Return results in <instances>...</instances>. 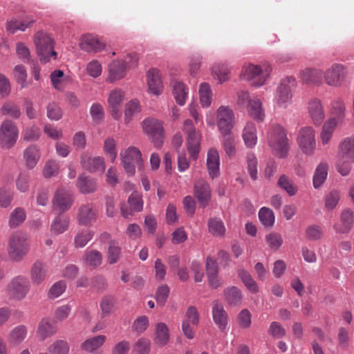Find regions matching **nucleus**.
<instances>
[{
	"mask_svg": "<svg viewBox=\"0 0 354 354\" xmlns=\"http://www.w3.org/2000/svg\"><path fill=\"white\" fill-rule=\"evenodd\" d=\"M268 143L273 154L285 158L289 151V140L286 129L281 124H272L268 131Z\"/></svg>",
	"mask_w": 354,
	"mask_h": 354,
	"instance_id": "nucleus-1",
	"label": "nucleus"
},
{
	"mask_svg": "<svg viewBox=\"0 0 354 354\" xmlns=\"http://www.w3.org/2000/svg\"><path fill=\"white\" fill-rule=\"evenodd\" d=\"M28 235L21 231L13 232L9 237L7 252L9 259L13 262H20L30 250Z\"/></svg>",
	"mask_w": 354,
	"mask_h": 354,
	"instance_id": "nucleus-2",
	"label": "nucleus"
},
{
	"mask_svg": "<svg viewBox=\"0 0 354 354\" xmlns=\"http://www.w3.org/2000/svg\"><path fill=\"white\" fill-rule=\"evenodd\" d=\"M234 113L229 106H220L215 112V118L212 112L206 114V123L212 127L217 125L219 133L232 131L234 126Z\"/></svg>",
	"mask_w": 354,
	"mask_h": 354,
	"instance_id": "nucleus-3",
	"label": "nucleus"
},
{
	"mask_svg": "<svg viewBox=\"0 0 354 354\" xmlns=\"http://www.w3.org/2000/svg\"><path fill=\"white\" fill-rule=\"evenodd\" d=\"M296 143L302 154L313 156L317 150L316 131L312 126L300 127L296 133Z\"/></svg>",
	"mask_w": 354,
	"mask_h": 354,
	"instance_id": "nucleus-4",
	"label": "nucleus"
},
{
	"mask_svg": "<svg viewBox=\"0 0 354 354\" xmlns=\"http://www.w3.org/2000/svg\"><path fill=\"white\" fill-rule=\"evenodd\" d=\"M271 68L268 65L259 66L252 64L243 66L240 77L255 87L262 86L270 77Z\"/></svg>",
	"mask_w": 354,
	"mask_h": 354,
	"instance_id": "nucleus-5",
	"label": "nucleus"
},
{
	"mask_svg": "<svg viewBox=\"0 0 354 354\" xmlns=\"http://www.w3.org/2000/svg\"><path fill=\"white\" fill-rule=\"evenodd\" d=\"M122 164L124 169L129 176H133L136 174V164L138 169L142 170L144 166V160L140 150L133 146L129 147L120 153Z\"/></svg>",
	"mask_w": 354,
	"mask_h": 354,
	"instance_id": "nucleus-6",
	"label": "nucleus"
},
{
	"mask_svg": "<svg viewBox=\"0 0 354 354\" xmlns=\"http://www.w3.org/2000/svg\"><path fill=\"white\" fill-rule=\"evenodd\" d=\"M183 130L187 135V147L190 158L196 160L201 150V133L196 129L189 119L184 121Z\"/></svg>",
	"mask_w": 354,
	"mask_h": 354,
	"instance_id": "nucleus-7",
	"label": "nucleus"
},
{
	"mask_svg": "<svg viewBox=\"0 0 354 354\" xmlns=\"http://www.w3.org/2000/svg\"><path fill=\"white\" fill-rule=\"evenodd\" d=\"M35 44L41 62H48L52 57H54L55 59L57 58L53 39L48 34L44 32H37L35 35Z\"/></svg>",
	"mask_w": 354,
	"mask_h": 354,
	"instance_id": "nucleus-8",
	"label": "nucleus"
},
{
	"mask_svg": "<svg viewBox=\"0 0 354 354\" xmlns=\"http://www.w3.org/2000/svg\"><path fill=\"white\" fill-rule=\"evenodd\" d=\"M347 68L341 64H333L324 72V80L330 87L338 88L346 82L348 76Z\"/></svg>",
	"mask_w": 354,
	"mask_h": 354,
	"instance_id": "nucleus-9",
	"label": "nucleus"
},
{
	"mask_svg": "<svg viewBox=\"0 0 354 354\" xmlns=\"http://www.w3.org/2000/svg\"><path fill=\"white\" fill-rule=\"evenodd\" d=\"M30 283L28 278L23 275L13 277L6 286L8 295L17 300L24 299L30 291Z\"/></svg>",
	"mask_w": 354,
	"mask_h": 354,
	"instance_id": "nucleus-10",
	"label": "nucleus"
},
{
	"mask_svg": "<svg viewBox=\"0 0 354 354\" xmlns=\"http://www.w3.org/2000/svg\"><path fill=\"white\" fill-rule=\"evenodd\" d=\"M19 129L14 122L9 119L3 120L0 125V146L3 149H10L17 142Z\"/></svg>",
	"mask_w": 354,
	"mask_h": 354,
	"instance_id": "nucleus-11",
	"label": "nucleus"
},
{
	"mask_svg": "<svg viewBox=\"0 0 354 354\" xmlns=\"http://www.w3.org/2000/svg\"><path fill=\"white\" fill-rule=\"evenodd\" d=\"M291 77L284 79L278 86L274 97L275 108L286 109L292 102V93L290 86Z\"/></svg>",
	"mask_w": 354,
	"mask_h": 354,
	"instance_id": "nucleus-12",
	"label": "nucleus"
},
{
	"mask_svg": "<svg viewBox=\"0 0 354 354\" xmlns=\"http://www.w3.org/2000/svg\"><path fill=\"white\" fill-rule=\"evenodd\" d=\"M142 129L152 140L156 147L162 144L163 126L162 123L155 118H147L143 120Z\"/></svg>",
	"mask_w": 354,
	"mask_h": 354,
	"instance_id": "nucleus-13",
	"label": "nucleus"
},
{
	"mask_svg": "<svg viewBox=\"0 0 354 354\" xmlns=\"http://www.w3.org/2000/svg\"><path fill=\"white\" fill-rule=\"evenodd\" d=\"M146 81L149 95L155 96L160 95L164 91V85L162 79V74L157 68H150L146 73Z\"/></svg>",
	"mask_w": 354,
	"mask_h": 354,
	"instance_id": "nucleus-14",
	"label": "nucleus"
},
{
	"mask_svg": "<svg viewBox=\"0 0 354 354\" xmlns=\"http://www.w3.org/2000/svg\"><path fill=\"white\" fill-rule=\"evenodd\" d=\"M125 97V93L119 88L111 91L108 95V105L110 109L111 115L115 120H119L121 118V107Z\"/></svg>",
	"mask_w": 354,
	"mask_h": 354,
	"instance_id": "nucleus-15",
	"label": "nucleus"
},
{
	"mask_svg": "<svg viewBox=\"0 0 354 354\" xmlns=\"http://www.w3.org/2000/svg\"><path fill=\"white\" fill-rule=\"evenodd\" d=\"M73 201L74 197L72 192L60 188L55 194L53 199V205L55 209L65 212L71 208Z\"/></svg>",
	"mask_w": 354,
	"mask_h": 354,
	"instance_id": "nucleus-16",
	"label": "nucleus"
},
{
	"mask_svg": "<svg viewBox=\"0 0 354 354\" xmlns=\"http://www.w3.org/2000/svg\"><path fill=\"white\" fill-rule=\"evenodd\" d=\"M308 113L313 123L316 126H319L325 118V113L322 101L313 97L308 102Z\"/></svg>",
	"mask_w": 354,
	"mask_h": 354,
	"instance_id": "nucleus-17",
	"label": "nucleus"
},
{
	"mask_svg": "<svg viewBox=\"0 0 354 354\" xmlns=\"http://www.w3.org/2000/svg\"><path fill=\"white\" fill-rule=\"evenodd\" d=\"M127 70V66L122 60H113L108 66L106 82L112 84L122 80L126 76Z\"/></svg>",
	"mask_w": 354,
	"mask_h": 354,
	"instance_id": "nucleus-18",
	"label": "nucleus"
},
{
	"mask_svg": "<svg viewBox=\"0 0 354 354\" xmlns=\"http://www.w3.org/2000/svg\"><path fill=\"white\" fill-rule=\"evenodd\" d=\"M324 72L317 68H306L299 72L301 81L308 85H321L323 83Z\"/></svg>",
	"mask_w": 354,
	"mask_h": 354,
	"instance_id": "nucleus-19",
	"label": "nucleus"
},
{
	"mask_svg": "<svg viewBox=\"0 0 354 354\" xmlns=\"http://www.w3.org/2000/svg\"><path fill=\"white\" fill-rule=\"evenodd\" d=\"M194 196L200 206L206 207L211 198V190L209 184L203 179L197 180L194 185Z\"/></svg>",
	"mask_w": 354,
	"mask_h": 354,
	"instance_id": "nucleus-20",
	"label": "nucleus"
},
{
	"mask_svg": "<svg viewBox=\"0 0 354 354\" xmlns=\"http://www.w3.org/2000/svg\"><path fill=\"white\" fill-rule=\"evenodd\" d=\"M354 224V213L350 208L342 210L340 215V223L333 226L337 233L348 234L352 230Z\"/></svg>",
	"mask_w": 354,
	"mask_h": 354,
	"instance_id": "nucleus-21",
	"label": "nucleus"
},
{
	"mask_svg": "<svg viewBox=\"0 0 354 354\" xmlns=\"http://www.w3.org/2000/svg\"><path fill=\"white\" fill-rule=\"evenodd\" d=\"M97 216L91 204H84L78 209L77 220L80 225L88 226L95 222Z\"/></svg>",
	"mask_w": 354,
	"mask_h": 354,
	"instance_id": "nucleus-22",
	"label": "nucleus"
},
{
	"mask_svg": "<svg viewBox=\"0 0 354 354\" xmlns=\"http://www.w3.org/2000/svg\"><path fill=\"white\" fill-rule=\"evenodd\" d=\"M81 165L90 172L102 171L105 170L104 158L100 156L91 157L86 152L81 155Z\"/></svg>",
	"mask_w": 354,
	"mask_h": 354,
	"instance_id": "nucleus-23",
	"label": "nucleus"
},
{
	"mask_svg": "<svg viewBox=\"0 0 354 354\" xmlns=\"http://www.w3.org/2000/svg\"><path fill=\"white\" fill-rule=\"evenodd\" d=\"M212 318L215 324L224 331L228 324V315L221 303L218 301L212 302Z\"/></svg>",
	"mask_w": 354,
	"mask_h": 354,
	"instance_id": "nucleus-24",
	"label": "nucleus"
},
{
	"mask_svg": "<svg viewBox=\"0 0 354 354\" xmlns=\"http://www.w3.org/2000/svg\"><path fill=\"white\" fill-rule=\"evenodd\" d=\"M57 332V327L55 324L50 319L44 317L39 322L36 333L40 340L44 341L55 335Z\"/></svg>",
	"mask_w": 354,
	"mask_h": 354,
	"instance_id": "nucleus-25",
	"label": "nucleus"
},
{
	"mask_svg": "<svg viewBox=\"0 0 354 354\" xmlns=\"http://www.w3.org/2000/svg\"><path fill=\"white\" fill-rule=\"evenodd\" d=\"M80 47L87 53H97L102 50L105 44L93 35H86L82 37Z\"/></svg>",
	"mask_w": 354,
	"mask_h": 354,
	"instance_id": "nucleus-26",
	"label": "nucleus"
},
{
	"mask_svg": "<svg viewBox=\"0 0 354 354\" xmlns=\"http://www.w3.org/2000/svg\"><path fill=\"white\" fill-rule=\"evenodd\" d=\"M207 167L209 176L216 178L220 174V157L218 151L214 148L208 150L207 154Z\"/></svg>",
	"mask_w": 354,
	"mask_h": 354,
	"instance_id": "nucleus-27",
	"label": "nucleus"
},
{
	"mask_svg": "<svg viewBox=\"0 0 354 354\" xmlns=\"http://www.w3.org/2000/svg\"><path fill=\"white\" fill-rule=\"evenodd\" d=\"M170 339V332L169 327L164 322H158L155 325L153 333V342L158 346L167 345Z\"/></svg>",
	"mask_w": 354,
	"mask_h": 354,
	"instance_id": "nucleus-28",
	"label": "nucleus"
},
{
	"mask_svg": "<svg viewBox=\"0 0 354 354\" xmlns=\"http://www.w3.org/2000/svg\"><path fill=\"white\" fill-rule=\"evenodd\" d=\"M106 340V337L104 335H100L86 339L81 344V348L88 353L98 354V350L104 345Z\"/></svg>",
	"mask_w": 354,
	"mask_h": 354,
	"instance_id": "nucleus-29",
	"label": "nucleus"
},
{
	"mask_svg": "<svg viewBox=\"0 0 354 354\" xmlns=\"http://www.w3.org/2000/svg\"><path fill=\"white\" fill-rule=\"evenodd\" d=\"M46 274L47 269L44 263L37 261L32 264L30 271V277L34 285L41 284L44 281Z\"/></svg>",
	"mask_w": 354,
	"mask_h": 354,
	"instance_id": "nucleus-30",
	"label": "nucleus"
},
{
	"mask_svg": "<svg viewBox=\"0 0 354 354\" xmlns=\"http://www.w3.org/2000/svg\"><path fill=\"white\" fill-rule=\"evenodd\" d=\"M337 124V120L334 118H329L324 122L319 134L320 143L322 146L329 144Z\"/></svg>",
	"mask_w": 354,
	"mask_h": 354,
	"instance_id": "nucleus-31",
	"label": "nucleus"
},
{
	"mask_svg": "<svg viewBox=\"0 0 354 354\" xmlns=\"http://www.w3.org/2000/svg\"><path fill=\"white\" fill-rule=\"evenodd\" d=\"M328 171V164L325 161H321L316 167L313 176V185L315 189H319L325 183Z\"/></svg>",
	"mask_w": 354,
	"mask_h": 354,
	"instance_id": "nucleus-32",
	"label": "nucleus"
},
{
	"mask_svg": "<svg viewBox=\"0 0 354 354\" xmlns=\"http://www.w3.org/2000/svg\"><path fill=\"white\" fill-rule=\"evenodd\" d=\"M23 156L26 166L28 169H33L40 159V150L37 145H31L25 149Z\"/></svg>",
	"mask_w": 354,
	"mask_h": 354,
	"instance_id": "nucleus-33",
	"label": "nucleus"
},
{
	"mask_svg": "<svg viewBox=\"0 0 354 354\" xmlns=\"http://www.w3.org/2000/svg\"><path fill=\"white\" fill-rule=\"evenodd\" d=\"M242 138L248 148H253L257 142V128L252 122H248L243 129Z\"/></svg>",
	"mask_w": 354,
	"mask_h": 354,
	"instance_id": "nucleus-34",
	"label": "nucleus"
},
{
	"mask_svg": "<svg viewBox=\"0 0 354 354\" xmlns=\"http://www.w3.org/2000/svg\"><path fill=\"white\" fill-rule=\"evenodd\" d=\"M338 154L354 160V134L341 140L338 146Z\"/></svg>",
	"mask_w": 354,
	"mask_h": 354,
	"instance_id": "nucleus-35",
	"label": "nucleus"
},
{
	"mask_svg": "<svg viewBox=\"0 0 354 354\" xmlns=\"http://www.w3.org/2000/svg\"><path fill=\"white\" fill-rule=\"evenodd\" d=\"M249 115L257 121L262 122L265 118L262 102L257 97H254L249 101L247 106Z\"/></svg>",
	"mask_w": 354,
	"mask_h": 354,
	"instance_id": "nucleus-36",
	"label": "nucleus"
},
{
	"mask_svg": "<svg viewBox=\"0 0 354 354\" xmlns=\"http://www.w3.org/2000/svg\"><path fill=\"white\" fill-rule=\"evenodd\" d=\"M222 137V146L226 153L230 157H234L236 153V142L232 131L221 133Z\"/></svg>",
	"mask_w": 354,
	"mask_h": 354,
	"instance_id": "nucleus-37",
	"label": "nucleus"
},
{
	"mask_svg": "<svg viewBox=\"0 0 354 354\" xmlns=\"http://www.w3.org/2000/svg\"><path fill=\"white\" fill-rule=\"evenodd\" d=\"M27 334V327L24 325H18L10 331L8 340L11 344L19 345L26 338Z\"/></svg>",
	"mask_w": 354,
	"mask_h": 354,
	"instance_id": "nucleus-38",
	"label": "nucleus"
},
{
	"mask_svg": "<svg viewBox=\"0 0 354 354\" xmlns=\"http://www.w3.org/2000/svg\"><path fill=\"white\" fill-rule=\"evenodd\" d=\"M208 232L215 237H223L226 228L224 223L219 218H209L207 222Z\"/></svg>",
	"mask_w": 354,
	"mask_h": 354,
	"instance_id": "nucleus-39",
	"label": "nucleus"
},
{
	"mask_svg": "<svg viewBox=\"0 0 354 354\" xmlns=\"http://www.w3.org/2000/svg\"><path fill=\"white\" fill-rule=\"evenodd\" d=\"M172 87L174 97L176 103L180 106H183L188 97V88L180 82H174Z\"/></svg>",
	"mask_w": 354,
	"mask_h": 354,
	"instance_id": "nucleus-40",
	"label": "nucleus"
},
{
	"mask_svg": "<svg viewBox=\"0 0 354 354\" xmlns=\"http://www.w3.org/2000/svg\"><path fill=\"white\" fill-rule=\"evenodd\" d=\"M77 186L82 194L92 193L97 189L95 180L84 174H81L78 176Z\"/></svg>",
	"mask_w": 354,
	"mask_h": 354,
	"instance_id": "nucleus-41",
	"label": "nucleus"
},
{
	"mask_svg": "<svg viewBox=\"0 0 354 354\" xmlns=\"http://www.w3.org/2000/svg\"><path fill=\"white\" fill-rule=\"evenodd\" d=\"M82 261L86 266L95 268L102 264V254L96 250H87L84 254Z\"/></svg>",
	"mask_w": 354,
	"mask_h": 354,
	"instance_id": "nucleus-42",
	"label": "nucleus"
},
{
	"mask_svg": "<svg viewBox=\"0 0 354 354\" xmlns=\"http://www.w3.org/2000/svg\"><path fill=\"white\" fill-rule=\"evenodd\" d=\"M69 223L70 219L68 216L59 214L52 222L50 232L54 234H61L68 230Z\"/></svg>",
	"mask_w": 354,
	"mask_h": 354,
	"instance_id": "nucleus-43",
	"label": "nucleus"
},
{
	"mask_svg": "<svg viewBox=\"0 0 354 354\" xmlns=\"http://www.w3.org/2000/svg\"><path fill=\"white\" fill-rule=\"evenodd\" d=\"M141 111V106L137 100H131L125 105L124 122L129 124Z\"/></svg>",
	"mask_w": 354,
	"mask_h": 354,
	"instance_id": "nucleus-44",
	"label": "nucleus"
},
{
	"mask_svg": "<svg viewBox=\"0 0 354 354\" xmlns=\"http://www.w3.org/2000/svg\"><path fill=\"white\" fill-rule=\"evenodd\" d=\"M341 192L339 190L333 189L326 193L324 196V208L327 211H332L335 209L340 201Z\"/></svg>",
	"mask_w": 354,
	"mask_h": 354,
	"instance_id": "nucleus-45",
	"label": "nucleus"
},
{
	"mask_svg": "<svg viewBox=\"0 0 354 354\" xmlns=\"http://www.w3.org/2000/svg\"><path fill=\"white\" fill-rule=\"evenodd\" d=\"M199 96L201 104L203 108H208L211 106L212 98V91L210 85L207 82H203L199 86Z\"/></svg>",
	"mask_w": 354,
	"mask_h": 354,
	"instance_id": "nucleus-46",
	"label": "nucleus"
},
{
	"mask_svg": "<svg viewBox=\"0 0 354 354\" xmlns=\"http://www.w3.org/2000/svg\"><path fill=\"white\" fill-rule=\"evenodd\" d=\"M238 276L250 292L255 294L259 292V287L257 282L246 270L243 268L239 269Z\"/></svg>",
	"mask_w": 354,
	"mask_h": 354,
	"instance_id": "nucleus-47",
	"label": "nucleus"
},
{
	"mask_svg": "<svg viewBox=\"0 0 354 354\" xmlns=\"http://www.w3.org/2000/svg\"><path fill=\"white\" fill-rule=\"evenodd\" d=\"M26 218V214L24 208L16 207L10 214L8 225L14 228L21 225Z\"/></svg>",
	"mask_w": 354,
	"mask_h": 354,
	"instance_id": "nucleus-48",
	"label": "nucleus"
},
{
	"mask_svg": "<svg viewBox=\"0 0 354 354\" xmlns=\"http://www.w3.org/2000/svg\"><path fill=\"white\" fill-rule=\"evenodd\" d=\"M277 185L281 189H283L288 196H293L296 195L298 192V187L286 175H281L278 181Z\"/></svg>",
	"mask_w": 354,
	"mask_h": 354,
	"instance_id": "nucleus-49",
	"label": "nucleus"
},
{
	"mask_svg": "<svg viewBox=\"0 0 354 354\" xmlns=\"http://www.w3.org/2000/svg\"><path fill=\"white\" fill-rule=\"evenodd\" d=\"M68 343L64 339H57L47 348L48 354H68Z\"/></svg>",
	"mask_w": 354,
	"mask_h": 354,
	"instance_id": "nucleus-50",
	"label": "nucleus"
},
{
	"mask_svg": "<svg viewBox=\"0 0 354 354\" xmlns=\"http://www.w3.org/2000/svg\"><path fill=\"white\" fill-rule=\"evenodd\" d=\"M121 255V248L119 246L118 243L114 240L109 242L108 252L106 255L107 262L111 264L116 263Z\"/></svg>",
	"mask_w": 354,
	"mask_h": 354,
	"instance_id": "nucleus-51",
	"label": "nucleus"
},
{
	"mask_svg": "<svg viewBox=\"0 0 354 354\" xmlns=\"http://www.w3.org/2000/svg\"><path fill=\"white\" fill-rule=\"evenodd\" d=\"M224 295L225 300L230 305L236 306L241 303L242 299V295L240 290L235 286H232L225 289L224 291Z\"/></svg>",
	"mask_w": 354,
	"mask_h": 354,
	"instance_id": "nucleus-52",
	"label": "nucleus"
},
{
	"mask_svg": "<svg viewBox=\"0 0 354 354\" xmlns=\"http://www.w3.org/2000/svg\"><path fill=\"white\" fill-rule=\"evenodd\" d=\"M94 232L89 230H82L74 238V245L77 248H82L93 239Z\"/></svg>",
	"mask_w": 354,
	"mask_h": 354,
	"instance_id": "nucleus-53",
	"label": "nucleus"
},
{
	"mask_svg": "<svg viewBox=\"0 0 354 354\" xmlns=\"http://www.w3.org/2000/svg\"><path fill=\"white\" fill-rule=\"evenodd\" d=\"M41 135V131L36 124L28 126L22 131V138L26 142L37 141L39 139Z\"/></svg>",
	"mask_w": 354,
	"mask_h": 354,
	"instance_id": "nucleus-54",
	"label": "nucleus"
},
{
	"mask_svg": "<svg viewBox=\"0 0 354 354\" xmlns=\"http://www.w3.org/2000/svg\"><path fill=\"white\" fill-rule=\"evenodd\" d=\"M230 69L224 64H216L212 68V73L222 84L229 79Z\"/></svg>",
	"mask_w": 354,
	"mask_h": 354,
	"instance_id": "nucleus-55",
	"label": "nucleus"
},
{
	"mask_svg": "<svg viewBox=\"0 0 354 354\" xmlns=\"http://www.w3.org/2000/svg\"><path fill=\"white\" fill-rule=\"evenodd\" d=\"M353 162H354V160H351L338 154V159L336 163L337 171L343 176H348L351 171Z\"/></svg>",
	"mask_w": 354,
	"mask_h": 354,
	"instance_id": "nucleus-56",
	"label": "nucleus"
},
{
	"mask_svg": "<svg viewBox=\"0 0 354 354\" xmlns=\"http://www.w3.org/2000/svg\"><path fill=\"white\" fill-rule=\"evenodd\" d=\"M259 218L265 227H270L274 225V215L272 210L268 207H263L259 209Z\"/></svg>",
	"mask_w": 354,
	"mask_h": 354,
	"instance_id": "nucleus-57",
	"label": "nucleus"
},
{
	"mask_svg": "<svg viewBox=\"0 0 354 354\" xmlns=\"http://www.w3.org/2000/svg\"><path fill=\"white\" fill-rule=\"evenodd\" d=\"M1 113L4 115H10L18 119L21 115L19 106L11 102H5L1 108Z\"/></svg>",
	"mask_w": 354,
	"mask_h": 354,
	"instance_id": "nucleus-58",
	"label": "nucleus"
},
{
	"mask_svg": "<svg viewBox=\"0 0 354 354\" xmlns=\"http://www.w3.org/2000/svg\"><path fill=\"white\" fill-rule=\"evenodd\" d=\"M265 240L269 248L273 250H278L283 244V239L277 232H270L266 235Z\"/></svg>",
	"mask_w": 354,
	"mask_h": 354,
	"instance_id": "nucleus-59",
	"label": "nucleus"
},
{
	"mask_svg": "<svg viewBox=\"0 0 354 354\" xmlns=\"http://www.w3.org/2000/svg\"><path fill=\"white\" fill-rule=\"evenodd\" d=\"M115 303V300L114 297L111 296H105L102 298L100 302V309L102 317H106L113 313Z\"/></svg>",
	"mask_w": 354,
	"mask_h": 354,
	"instance_id": "nucleus-60",
	"label": "nucleus"
},
{
	"mask_svg": "<svg viewBox=\"0 0 354 354\" xmlns=\"http://www.w3.org/2000/svg\"><path fill=\"white\" fill-rule=\"evenodd\" d=\"M151 349V342L149 339L141 337L134 344L133 352L136 354H149Z\"/></svg>",
	"mask_w": 354,
	"mask_h": 354,
	"instance_id": "nucleus-61",
	"label": "nucleus"
},
{
	"mask_svg": "<svg viewBox=\"0 0 354 354\" xmlns=\"http://www.w3.org/2000/svg\"><path fill=\"white\" fill-rule=\"evenodd\" d=\"M117 142L113 138H107L104 142V151L106 155H108L112 162H114L117 158Z\"/></svg>",
	"mask_w": 354,
	"mask_h": 354,
	"instance_id": "nucleus-62",
	"label": "nucleus"
},
{
	"mask_svg": "<svg viewBox=\"0 0 354 354\" xmlns=\"http://www.w3.org/2000/svg\"><path fill=\"white\" fill-rule=\"evenodd\" d=\"M183 322L192 324L193 326H198L200 322L199 313L195 306H189L185 315V319Z\"/></svg>",
	"mask_w": 354,
	"mask_h": 354,
	"instance_id": "nucleus-63",
	"label": "nucleus"
},
{
	"mask_svg": "<svg viewBox=\"0 0 354 354\" xmlns=\"http://www.w3.org/2000/svg\"><path fill=\"white\" fill-rule=\"evenodd\" d=\"M128 204L134 212H140L143 208L142 196L137 192H133L128 199Z\"/></svg>",
	"mask_w": 354,
	"mask_h": 354,
	"instance_id": "nucleus-64",
	"label": "nucleus"
}]
</instances>
